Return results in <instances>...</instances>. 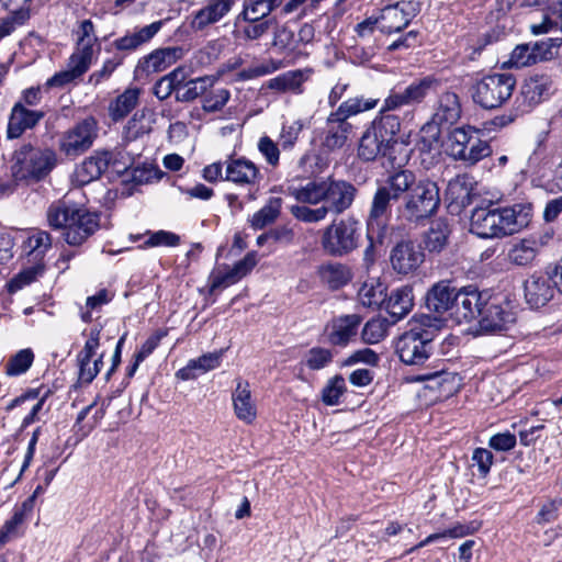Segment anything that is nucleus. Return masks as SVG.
<instances>
[{
    "label": "nucleus",
    "instance_id": "nucleus-1",
    "mask_svg": "<svg viewBox=\"0 0 562 562\" xmlns=\"http://www.w3.org/2000/svg\"><path fill=\"white\" fill-rule=\"evenodd\" d=\"M290 194L302 205L291 207L292 215L305 223L324 221L329 213L342 214L351 207L357 188L349 181L333 176L311 180L289 188Z\"/></svg>",
    "mask_w": 562,
    "mask_h": 562
},
{
    "label": "nucleus",
    "instance_id": "nucleus-2",
    "mask_svg": "<svg viewBox=\"0 0 562 562\" xmlns=\"http://www.w3.org/2000/svg\"><path fill=\"white\" fill-rule=\"evenodd\" d=\"M47 223L54 229H63L65 241L79 246L99 228V216L83 206L67 200L52 203L46 213Z\"/></svg>",
    "mask_w": 562,
    "mask_h": 562
},
{
    "label": "nucleus",
    "instance_id": "nucleus-3",
    "mask_svg": "<svg viewBox=\"0 0 562 562\" xmlns=\"http://www.w3.org/2000/svg\"><path fill=\"white\" fill-rule=\"evenodd\" d=\"M529 222L521 204L497 209H476L471 216V232L482 238H501L521 231Z\"/></svg>",
    "mask_w": 562,
    "mask_h": 562
},
{
    "label": "nucleus",
    "instance_id": "nucleus-4",
    "mask_svg": "<svg viewBox=\"0 0 562 562\" xmlns=\"http://www.w3.org/2000/svg\"><path fill=\"white\" fill-rule=\"evenodd\" d=\"M56 162L54 150L24 145L13 154L11 175L15 181L37 182L49 175Z\"/></svg>",
    "mask_w": 562,
    "mask_h": 562
},
{
    "label": "nucleus",
    "instance_id": "nucleus-5",
    "mask_svg": "<svg viewBox=\"0 0 562 562\" xmlns=\"http://www.w3.org/2000/svg\"><path fill=\"white\" fill-rule=\"evenodd\" d=\"M360 223L353 216L331 222L321 237L323 250L330 256H345L358 247Z\"/></svg>",
    "mask_w": 562,
    "mask_h": 562
},
{
    "label": "nucleus",
    "instance_id": "nucleus-6",
    "mask_svg": "<svg viewBox=\"0 0 562 562\" xmlns=\"http://www.w3.org/2000/svg\"><path fill=\"white\" fill-rule=\"evenodd\" d=\"M448 142L450 156L467 166H474L492 154L490 144L481 139L476 130L471 126L454 128L449 134Z\"/></svg>",
    "mask_w": 562,
    "mask_h": 562
},
{
    "label": "nucleus",
    "instance_id": "nucleus-7",
    "mask_svg": "<svg viewBox=\"0 0 562 562\" xmlns=\"http://www.w3.org/2000/svg\"><path fill=\"white\" fill-rule=\"evenodd\" d=\"M439 190L431 181H417L404 196L400 214L409 222L429 217L439 206Z\"/></svg>",
    "mask_w": 562,
    "mask_h": 562
},
{
    "label": "nucleus",
    "instance_id": "nucleus-8",
    "mask_svg": "<svg viewBox=\"0 0 562 562\" xmlns=\"http://www.w3.org/2000/svg\"><path fill=\"white\" fill-rule=\"evenodd\" d=\"M431 334L420 327L403 333L395 342V351L405 364L418 366L430 355Z\"/></svg>",
    "mask_w": 562,
    "mask_h": 562
},
{
    "label": "nucleus",
    "instance_id": "nucleus-9",
    "mask_svg": "<svg viewBox=\"0 0 562 562\" xmlns=\"http://www.w3.org/2000/svg\"><path fill=\"white\" fill-rule=\"evenodd\" d=\"M97 136V121L93 117H87L60 135L59 151L66 157L76 158L92 146Z\"/></svg>",
    "mask_w": 562,
    "mask_h": 562
},
{
    "label": "nucleus",
    "instance_id": "nucleus-10",
    "mask_svg": "<svg viewBox=\"0 0 562 562\" xmlns=\"http://www.w3.org/2000/svg\"><path fill=\"white\" fill-rule=\"evenodd\" d=\"M360 111L361 108H337L327 116L326 130L321 144L323 153L335 151L345 145L350 128L347 119Z\"/></svg>",
    "mask_w": 562,
    "mask_h": 562
},
{
    "label": "nucleus",
    "instance_id": "nucleus-11",
    "mask_svg": "<svg viewBox=\"0 0 562 562\" xmlns=\"http://www.w3.org/2000/svg\"><path fill=\"white\" fill-rule=\"evenodd\" d=\"M392 196L385 188L378 187L367 218V237L371 245L382 244L386 233L387 215Z\"/></svg>",
    "mask_w": 562,
    "mask_h": 562
},
{
    "label": "nucleus",
    "instance_id": "nucleus-12",
    "mask_svg": "<svg viewBox=\"0 0 562 562\" xmlns=\"http://www.w3.org/2000/svg\"><path fill=\"white\" fill-rule=\"evenodd\" d=\"M425 261L422 247L413 241H400L391 250L390 262L392 269L402 276L417 271Z\"/></svg>",
    "mask_w": 562,
    "mask_h": 562
},
{
    "label": "nucleus",
    "instance_id": "nucleus-13",
    "mask_svg": "<svg viewBox=\"0 0 562 562\" xmlns=\"http://www.w3.org/2000/svg\"><path fill=\"white\" fill-rule=\"evenodd\" d=\"M257 265L255 252L247 254L241 260L233 267L227 265L216 267L210 276L211 291L225 289L246 277Z\"/></svg>",
    "mask_w": 562,
    "mask_h": 562
},
{
    "label": "nucleus",
    "instance_id": "nucleus-14",
    "mask_svg": "<svg viewBox=\"0 0 562 562\" xmlns=\"http://www.w3.org/2000/svg\"><path fill=\"white\" fill-rule=\"evenodd\" d=\"M100 331L99 328H91L83 349L78 353L79 380L82 383H90L100 372L103 356L93 359L100 346Z\"/></svg>",
    "mask_w": 562,
    "mask_h": 562
},
{
    "label": "nucleus",
    "instance_id": "nucleus-15",
    "mask_svg": "<svg viewBox=\"0 0 562 562\" xmlns=\"http://www.w3.org/2000/svg\"><path fill=\"white\" fill-rule=\"evenodd\" d=\"M417 12L418 5L412 1H400L384 7L380 15V19L384 22L382 32L386 34L401 32L416 16Z\"/></svg>",
    "mask_w": 562,
    "mask_h": 562
},
{
    "label": "nucleus",
    "instance_id": "nucleus-16",
    "mask_svg": "<svg viewBox=\"0 0 562 562\" xmlns=\"http://www.w3.org/2000/svg\"><path fill=\"white\" fill-rule=\"evenodd\" d=\"M261 179L262 175L259 168L251 160L243 157L226 161L225 181L251 189L259 186Z\"/></svg>",
    "mask_w": 562,
    "mask_h": 562
},
{
    "label": "nucleus",
    "instance_id": "nucleus-17",
    "mask_svg": "<svg viewBox=\"0 0 562 562\" xmlns=\"http://www.w3.org/2000/svg\"><path fill=\"white\" fill-rule=\"evenodd\" d=\"M479 316H481L479 321L480 331L484 334L504 330L508 324L515 321L508 303L502 305L491 302L481 307Z\"/></svg>",
    "mask_w": 562,
    "mask_h": 562
},
{
    "label": "nucleus",
    "instance_id": "nucleus-18",
    "mask_svg": "<svg viewBox=\"0 0 562 562\" xmlns=\"http://www.w3.org/2000/svg\"><path fill=\"white\" fill-rule=\"evenodd\" d=\"M483 306L482 294L477 289L468 286L458 291L451 313L458 323L470 322L481 313Z\"/></svg>",
    "mask_w": 562,
    "mask_h": 562
},
{
    "label": "nucleus",
    "instance_id": "nucleus-19",
    "mask_svg": "<svg viewBox=\"0 0 562 562\" xmlns=\"http://www.w3.org/2000/svg\"><path fill=\"white\" fill-rule=\"evenodd\" d=\"M236 0H206L203 8L198 10L190 22L193 31L201 32L221 21L232 10Z\"/></svg>",
    "mask_w": 562,
    "mask_h": 562
},
{
    "label": "nucleus",
    "instance_id": "nucleus-20",
    "mask_svg": "<svg viewBox=\"0 0 562 562\" xmlns=\"http://www.w3.org/2000/svg\"><path fill=\"white\" fill-rule=\"evenodd\" d=\"M184 54L186 49L181 46L158 48L140 59L137 68L147 75L161 72L183 58Z\"/></svg>",
    "mask_w": 562,
    "mask_h": 562
},
{
    "label": "nucleus",
    "instance_id": "nucleus-21",
    "mask_svg": "<svg viewBox=\"0 0 562 562\" xmlns=\"http://www.w3.org/2000/svg\"><path fill=\"white\" fill-rule=\"evenodd\" d=\"M439 81L432 77H425L418 82L408 86L403 93H393L386 100L384 105H404L407 103H420L425 98L437 92Z\"/></svg>",
    "mask_w": 562,
    "mask_h": 562
},
{
    "label": "nucleus",
    "instance_id": "nucleus-22",
    "mask_svg": "<svg viewBox=\"0 0 562 562\" xmlns=\"http://www.w3.org/2000/svg\"><path fill=\"white\" fill-rule=\"evenodd\" d=\"M361 317L357 314L344 315L334 318L327 326V339L335 346H347L358 334Z\"/></svg>",
    "mask_w": 562,
    "mask_h": 562
},
{
    "label": "nucleus",
    "instance_id": "nucleus-23",
    "mask_svg": "<svg viewBox=\"0 0 562 562\" xmlns=\"http://www.w3.org/2000/svg\"><path fill=\"white\" fill-rule=\"evenodd\" d=\"M458 291L451 286L449 281H439L435 283L426 294V306L429 311L438 314L449 313L451 316L454 297Z\"/></svg>",
    "mask_w": 562,
    "mask_h": 562
},
{
    "label": "nucleus",
    "instance_id": "nucleus-24",
    "mask_svg": "<svg viewBox=\"0 0 562 562\" xmlns=\"http://www.w3.org/2000/svg\"><path fill=\"white\" fill-rule=\"evenodd\" d=\"M554 285L549 277L532 274L525 281V297L532 308L544 306L554 295Z\"/></svg>",
    "mask_w": 562,
    "mask_h": 562
},
{
    "label": "nucleus",
    "instance_id": "nucleus-25",
    "mask_svg": "<svg viewBox=\"0 0 562 562\" xmlns=\"http://www.w3.org/2000/svg\"><path fill=\"white\" fill-rule=\"evenodd\" d=\"M232 402L234 413L239 420L251 424L256 419L257 407L247 381H237L236 389L232 394Z\"/></svg>",
    "mask_w": 562,
    "mask_h": 562
},
{
    "label": "nucleus",
    "instance_id": "nucleus-26",
    "mask_svg": "<svg viewBox=\"0 0 562 562\" xmlns=\"http://www.w3.org/2000/svg\"><path fill=\"white\" fill-rule=\"evenodd\" d=\"M224 350L204 353L196 359H192L188 364L177 372L181 380H193L201 373L214 370L220 367Z\"/></svg>",
    "mask_w": 562,
    "mask_h": 562
},
{
    "label": "nucleus",
    "instance_id": "nucleus-27",
    "mask_svg": "<svg viewBox=\"0 0 562 562\" xmlns=\"http://www.w3.org/2000/svg\"><path fill=\"white\" fill-rule=\"evenodd\" d=\"M161 26L162 21H156L140 29H135L134 32L115 40L113 46L117 50H135L143 44L148 43L159 32Z\"/></svg>",
    "mask_w": 562,
    "mask_h": 562
},
{
    "label": "nucleus",
    "instance_id": "nucleus-28",
    "mask_svg": "<svg viewBox=\"0 0 562 562\" xmlns=\"http://www.w3.org/2000/svg\"><path fill=\"white\" fill-rule=\"evenodd\" d=\"M515 80L510 75H498L481 82V93L490 94L496 105L508 101L513 94Z\"/></svg>",
    "mask_w": 562,
    "mask_h": 562
},
{
    "label": "nucleus",
    "instance_id": "nucleus-29",
    "mask_svg": "<svg viewBox=\"0 0 562 562\" xmlns=\"http://www.w3.org/2000/svg\"><path fill=\"white\" fill-rule=\"evenodd\" d=\"M389 146L390 139L382 137V134L371 126L363 133L360 139L358 156L366 161H371L379 155L385 154Z\"/></svg>",
    "mask_w": 562,
    "mask_h": 562
},
{
    "label": "nucleus",
    "instance_id": "nucleus-30",
    "mask_svg": "<svg viewBox=\"0 0 562 562\" xmlns=\"http://www.w3.org/2000/svg\"><path fill=\"white\" fill-rule=\"evenodd\" d=\"M43 117L40 111H32L29 108H12L8 124V136L20 137L24 131L32 128Z\"/></svg>",
    "mask_w": 562,
    "mask_h": 562
},
{
    "label": "nucleus",
    "instance_id": "nucleus-31",
    "mask_svg": "<svg viewBox=\"0 0 562 562\" xmlns=\"http://www.w3.org/2000/svg\"><path fill=\"white\" fill-rule=\"evenodd\" d=\"M77 35V48L72 55L89 64L93 57V46L98 42L94 24L91 20H83L79 23Z\"/></svg>",
    "mask_w": 562,
    "mask_h": 562
},
{
    "label": "nucleus",
    "instance_id": "nucleus-32",
    "mask_svg": "<svg viewBox=\"0 0 562 562\" xmlns=\"http://www.w3.org/2000/svg\"><path fill=\"white\" fill-rule=\"evenodd\" d=\"M414 306L413 288L404 285L391 292L386 311L397 322L405 317Z\"/></svg>",
    "mask_w": 562,
    "mask_h": 562
},
{
    "label": "nucleus",
    "instance_id": "nucleus-33",
    "mask_svg": "<svg viewBox=\"0 0 562 562\" xmlns=\"http://www.w3.org/2000/svg\"><path fill=\"white\" fill-rule=\"evenodd\" d=\"M108 165L109 156L106 153L90 156L76 169V181L82 186L98 179L106 170Z\"/></svg>",
    "mask_w": 562,
    "mask_h": 562
},
{
    "label": "nucleus",
    "instance_id": "nucleus-34",
    "mask_svg": "<svg viewBox=\"0 0 562 562\" xmlns=\"http://www.w3.org/2000/svg\"><path fill=\"white\" fill-rule=\"evenodd\" d=\"M451 228L447 220L432 221L425 234L424 244L429 252H440L448 245Z\"/></svg>",
    "mask_w": 562,
    "mask_h": 562
},
{
    "label": "nucleus",
    "instance_id": "nucleus-35",
    "mask_svg": "<svg viewBox=\"0 0 562 562\" xmlns=\"http://www.w3.org/2000/svg\"><path fill=\"white\" fill-rule=\"evenodd\" d=\"M386 297V286L379 278H368L358 291V300L367 307H379Z\"/></svg>",
    "mask_w": 562,
    "mask_h": 562
},
{
    "label": "nucleus",
    "instance_id": "nucleus-36",
    "mask_svg": "<svg viewBox=\"0 0 562 562\" xmlns=\"http://www.w3.org/2000/svg\"><path fill=\"white\" fill-rule=\"evenodd\" d=\"M416 182V177L412 171L401 170L389 176L381 187L386 189L393 200H398L401 198L404 200V196L411 191Z\"/></svg>",
    "mask_w": 562,
    "mask_h": 562
},
{
    "label": "nucleus",
    "instance_id": "nucleus-37",
    "mask_svg": "<svg viewBox=\"0 0 562 562\" xmlns=\"http://www.w3.org/2000/svg\"><path fill=\"white\" fill-rule=\"evenodd\" d=\"M540 246L539 240L535 238H524L512 246L508 259L516 266H528L537 257Z\"/></svg>",
    "mask_w": 562,
    "mask_h": 562
},
{
    "label": "nucleus",
    "instance_id": "nucleus-38",
    "mask_svg": "<svg viewBox=\"0 0 562 562\" xmlns=\"http://www.w3.org/2000/svg\"><path fill=\"white\" fill-rule=\"evenodd\" d=\"M131 119L125 127V136L127 139H135L150 131L154 123V112L150 108H133Z\"/></svg>",
    "mask_w": 562,
    "mask_h": 562
},
{
    "label": "nucleus",
    "instance_id": "nucleus-39",
    "mask_svg": "<svg viewBox=\"0 0 562 562\" xmlns=\"http://www.w3.org/2000/svg\"><path fill=\"white\" fill-rule=\"evenodd\" d=\"M319 278L328 288L336 290L351 280L349 268L342 263H327L319 267Z\"/></svg>",
    "mask_w": 562,
    "mask_h": 562
},
{
    "label": "nucleus",
    "instance_id": "nucleus-40",
    "mask_svg": "<svg viewBox=\"0 0 562 562\" xmlns=\"http://www.w3.org/2000/svg\"><path fill=\"white\" fill-rule=\"evenodd\" d=\"M417 380L428 382V387L446 394L451 393L458 385L457 375L443 368L422 373L417 376Z\"/></svg>",
    "mask_w": 562,
    "mask_h": 562
},
{
    "label": "nucleus",
    "instance_id": "nucleus-41",
    "mask_svg": "<svg viewBox=\"0 0 562 562\" xmlns=\"http://www.w3.org/2000/svg\"><path fill=\"white\" fill-rule=\"evenodd\" d=\"M282 207L281 198H270L268 202L257 211L249 220L254 229H262L272 224L280 215Z\"/></svg>",
    "mask_w": 562,
    "mask_h": 562
},
{
    "label": "nucleus",
    "instance_id": "nucleus-42",
    "mask_svg": "<svg viewBox=\"0 0 562 562\" xmlns=\"http://www.w3.org/2000/svg\"><path fill=\"white\" fill-rule=\"evenodd\" d=\"M90 64L71 55L69 58L68 69L60 71L47 80L49 87H61L75 79L81 77L89 68Z\"/></svg>",
    "mask_w": 562,
    "mask_h": 562
},
{
    "label": "nucleus",
    "instance_id": "nucleus-43",
    "mask_svg": "<svg viewBox=\"0 0 562 562\" xmlns=\"http://www.w3.org/2000/svg\"><path fill=\"white\" fill-rule=\"evenodd\" d=\"M389 327L390 323L385 317H373L364 324L361 330V339L368 345L378 344L386 337Z\"/></svg>",
    "mask_w": 562,
    "mask_h": 562
},
{
    "label": "nucleus",
    "instance_id": "nucleus-44",
    "mask_svg": "<svg viewBox=\"0 0 562 562\" xmlns=\"http://www.w3.org/2000/svg\"><path fill=\"white\" fill-rule=\"evenodd\" d=\"M304 80L305 77L302 70H291L270 79L267 82V88L279 92L295 91Z\"/></svg>",
    "mask_w": 562,
    "mask_h": 562
},
{
    "label": "nucleus",
    "instance_id": "nucleus-45",
    "mask_svg": "<svg viewBox=\"0 0 562 562\" xmlns=\"http://www.w3.org/2000/svg\"><path fill=\"white\" fill-rule=\"evenodd\" d=\"M537 64L536 55L531 43L517 45L510 54L507 61L503 63V68H524Z\"/></svg>",
    "mask_w": 562,
    "mask_h": 562
},
{
    "label": "nucleus",
    "instance_id": "nucleus-46",
    "mask_svg": "<svg viewBox=\"0 0 562 562\" xmlns=\"http://www.w3.org/2000/svg\"><path fill=\"white\" fill-rule=\"evenodd\" d=\"M34 361V353L31 349H22L12 356L4 367L8 376H18L25 373Z\"/></svg>",
    "mask_w": 562,
    "mask_h": 562
},
{
    "label": "nucleus",
    "instance_id": "nucleus-47",
    "mask_svg": "<svg viewBox=\"0 0 562 562\" xmlns=\"http://www.w3.org/2000/svg\"><path fill=\"white\" fill-rule=\"evenodd\" d=\"M209 80L206 78H198L186 83L180 81L176 90V100L180 102H191L206 90Z\"/></svg>",
    "mask_w": 562,
    "mask_h": 562
},
{
    "label": "nucleus",
    "instance_id": "nucleus-48",
    "mask_svg": "<svg viewBox=\"0 0 562 562\" xmlns=\"http://www.w3.org/2000/svg\"><path fill=\"white\" fill-rule=\"evenodd\" d=\"M471 191L472 182L468 176H458L447 186V194L450 199L461 204L469 203Z\"/></svg>",
    "mask_w": 562,
    "mask_h": 562
},
{
    "label": "nucleus",
    "instance_id": "nucleus-49",
    "mask_svg": "<svg viewBox=\"0 0 562 562\" xmlns=\"http://www.w3.org/2000/svg\"><path fill=\"white\" fill-rule=\"evenodd\" d=\"M29 514L22 507L16 509L12 517L8 519L0 528V547H3L9 541L20 536V529Z\"/></svg>",
    "mask_w": 562,
    "mask_h": 562
},
{
    "label": "nucleus",
    "instance_id": "nucleus-50",
    "mask_svg": "<svg viewBox=\"0 0 562 562\" xmlns=\"http://www.w3.org/2000/svg\"><path fill=\"white\" fill-rule=\"evenodd\" d=\"M184 78V72L182 68H177L172 72L162 77L157 81L154 87V93L159 100L167 99L172 92L176 93L178 83L182 81Z\"/></svg>",
    "mask_w": 562,
    "mask_h": 562
},
{
    "label": "nucleus",
    "instance_id": "nucleus-51",
    "mask_svg": "<svg viewBox=\"0 0 562 562\" xmlns=\"http://www.w3.org/2000/svg\"><path fill=\"white\" fill-rule=\"evenodd\" d=\"M346 381L341 375H335L328 380L327 384L322 391V401L328 405L334 406L340 403V397L346 392Z\"/></svg>",
    "mask_w": 562,
    "mask_h": 562
},
{
    "label": "nucleus",
    "instance_id": "nucleus-52",
    "mask_svg": "<svg viewBox=\"0 0 562 562\" xmlns=\"http://www.w3.org/2000/svg\"><path fill=\"white\" fill-rule=\"evenodd\" d=\"M25 247L34 258L43 257L52 248V237L45 231H34L27 237Z\"/></svg>",
    "mask_w": 562,
    "mask_h": 562
},
{
    "label": "nucleus",
    "instance_id": "nucleus-53",
    "mask_svg": "<svg viewBox=\"0 0 562 562\" xmlns=\"http://www.w3.org/2000/svg\"><path fill=\"white\" fill-rule=\"evenodd\" d=\"M536 55L537 63L552 60L559 54L562 45V38L550 37L531 44Z\"/></svg>",
    "mask_w": 562,
    "mask_h": 562
},
{
    "label": "nucleus",
    "instance_id": "nucleus-54",
    "mask_svg": "<svg viewBox=\"0 0 562 562\" xmlns=\"http://www.w3.org/2000/svg\"><path fill=\"white\" fill-rule=\"evenodd\" d=\"M145 236H147V239L144 241V244L140 246V248H150V247H176L180 243V237L176 235L175 233L167 232V231H157V232H150L147 231L145 233Z\"/></svg>",
    "mask_w": 562,
    "mask_h": 562
},
{
    "label": "nucleus",
    "instance_id": "nucleus-55",
    "mask_svg": "<svg viewBox=\"0 0 562 562\" xmlns=\"http://www.w3.org/2000/svg\"><path fill=\"white\" fill-rule=\"evenodd\" d=\"M473 530L470 528V526L468 525H462V524H458L449 529H446L443 530L442 532H437V533H431L429 535L425 540H423L422 542H419L416 547L412 548L409 550V552L416 550V549H419V548H423L429 543H432L437 540H440V539H447V538H451V539H456V538H462L464 536H468L472 532Z\"/></svg>",
    "mask_w": 562,
    "mask_h": 562
},
{
    "label": "nucleus",
    "instance_id": "nucleus-56",
    "mask_svg": "<svg viewBox=\"0 0 562 562\" xmlns=\"http://www.w3.org/2000/svg\"><path fill=\"white\" fill-rule=\"evenodd\" d=\"M270 14L265 0H248L244 2V9L239 16L247 22H259Z\"/></svg>",
    "mask_w": 562,
    "mask_h": 562
},
{
    "label": "nucleus",
    "instance_id": "nucleus-57",
    "mask_svg": "<svg viewBox=\"0 0 562 562\" xmlns=\"http://www.w3.org/2000/svg\"><path fill=\"white\" fill-rule=\"evenodd\" d=\"M400 120L396 115H393L385 110L381 112V116L378 121H374L372 124L373 128L378 130V133L382 134V137H386L390 139V143L393 139V136L400 131Z\"/></svg>",
    "mask_w": 562,
    "mask_h": 562
},
{
    "label": "nucleus",
    "instance_id": "nucleus-58",
    "mask_svg": "<svg viewBox=\"0 0 562 562\" xmlns=\"http://www.w3.org/2000/svg\"><path fill=\"white\" fill-rule=\"evenodd\" d=\"M562 506V498H554L546 502L539 509L536 516V522L538 525H546L553 522L559 517V510Z\"/></svg>",
    "mask_w": 562,
    "mask_h": 562
},
{
    "label": "nucleus",
    "instance_id": "nucleus-59",
    "mask_svg": "<svg viewBox=\"0 0 562 562\" xmlns=\"http://www.w3.org/2000/svg\"><path fill=\"white\" fill-rule=\"evenodd\" d=\"M333 359V355L325 348H312L306 355L305 363L312 370L325 368Z\"/></svg>",
    "mask_w": 562,
    "mask_h": 562
},
{
    "label": "nucleus",
    "instance_id": "nucleus-60",
    "mask_svg": "<svg viewBox=\"0 0 562 562\" xmlns=\"http://www.w3.org/2000/svg\"><path fill=\"white\" fill-rule=\"evenodd\" d=\"M517 443L516 436L509 431L498 432L488 440L490 448L496 451H510Z\"/></svg>",
    "mask_w": 562,
    "mask_h": 562
},
{
    "label": "nucleus",
    "instance_id": "nucleus-61",
    "mask_svg": "<svg viewBox=\"0 0 562 562\" xmlns=\"http://www.w3.org/2000/svg\"><path fill=\"white\" fill-rule=\"evenodd\" d=\"M473 465L477 467L481 475L486 476L490 473L494 461L493 453L485 448H476L472 453Z\"/></svg>",
    "mask_w": 562,
    "mask_h": 562
},
{
    "label": "nucleus",
    "instance_id": "nucleus-62",
    "mask_svg": "<svg viewBox=\"0 0 562 562\" xmlns=\"http://www.w3.org/2000/svg\"><path fill=\"white\" fill-rule=\"evenodd\" d=\"M359 362L370 366H376L379 362V356L372 349L363 348L355 351L345 360L346 366H352Z\"/></svg>",
    "mask_w": 562,
    "mask_h": 562
},
{
    "label": "nucleus",
    "instance_id": "nucleus-63",
    "mask_svg": "<svg viewBox=\"0 0 562 562\" xmlns=\"http://www.w3.org/2000/svg\"><path fill=\"white\" fill-rule=\"evenodd\" d=\"M258 148L270 165L276 166L279 162V148L269 137H261Z\"/></svg>",
    "mask_w": 562,
    "mask_h": 562
},
{
    "label": "nucleus",
    "instance_id": "nucleus-64",
    "mask_svg": "<svg viewBox=\"0 0 562 562\" xmlns=\"http://www.w3.org/2000/svg\"><path fill=\"white\" fill-rule=\"evenodd\" d=\"M272 22V19L259 22H249L250 24L244 27L243 33L247 40H258L268 32Z\"/></svg>",
    "mask_w": 562,
    "mask_h": 562
}]
</instances>
